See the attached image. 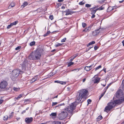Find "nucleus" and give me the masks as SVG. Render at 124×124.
I'll return each instance as SVG.
<instances>
[{
  "mask_svg": "<svg viewBox=\"0 0 124 124\" xmlns=\"http://www.w3.org/2000/svg\"><path fill=\"white\" fill-rule=\"evenodd\" d=\"M26 112V110H23L22 112V114H24Z\"/></svg>",
  "mask_w": 124,
  "mask_h": 124,
  "instance_id": "obj_62",
  "label": "nucleus"
},
{
  "mask_svg": "<svg viewBox=\"0 0 124 124\" xmlns=\"http://www.w3.org/2000/svg\"><path fill=\"white\" fill-rule=\"evenodd\" d=\"M22 69L23 70H25L26 68V66L24 64H23L22 66Z\"/></svg>",
  "mask_w": 124,
  "mask_h": 124,
  "instance_id": "obj_32",
  "label": "nucleus"
},
{
  "mask_svg": "<svg viewBox=\"0 0 124 124\" xmlns=\"http://www.w3.org/2000/svg\"><path fill=\"white\" fill-rule=\"evenodd\" d=\"M71 59L70 60V61H72L75 58L73 56H72L70 57Z\"/></svg>",
  "mask_w": 124,
  "mask_h": 124,
  "instance_id": "obj_52",
  "label": "nucleus"
},
{
  "mask_svg": "<svg viewBox=\"0 0 124 124\" xmlns=\"http://www.w3.org/2000/svg\"><path fill=\"white\" fill-rule=\"evenodd\" d=\"M15 5V3L14 2H12L10 4L12 8L14 7Z\"/></svg>",
  "mask_w": 124,
  "mask_h": 124,
  "instance_id": "obj_35",
  "label": "nucleus"
},
{
  "mask_svg": "<svg viewBox=\"0 0 124 124\" xmlns=\"http://www.w3.org/2000/svg\"><path fill=\"white\" fill-rule=\"evenodd\" d=\"M13 113V112H12L9 115V118H10L12 117L13 115L12 114V113Z\"/></svg>",
  "mask_w": 124,
  "mask_h": 124,
  "instance_id": "obj_53",
  "label": "nucleus"
},
{
  "mask_svg": "<svg viewBox=\"0 0 124 124\" xmlns=\"http://www.w3.org/2000/svg\"><path fill=\"white\" fill-rule=\"evenodd\" d=\"M74 64V62H70L68 64V66L70 67Z\"/></svg>",
  "mask_w": 124,
  "mask_h": 124,
  "instance_id": "obj_29",
  "label": "nucleus"
},
{
  "mask_svg": "<svg viewBox=\"0 0 124 124\" xmlns=\"http://www.w3.org/2000/svg\"><path fill=\"white\" fill-rule=\"evenodd\" d=\"M33 120V118L32 117H26L25 119V122L27 124H29Z\"/></svg>",
  "mask_w": 124,
  "mask_h": 124,
  "instance_id": "obj_9",
  "label": "nucleus"
},
{
  "mask_svg": "<svg viewBox=\"0 0 124 124\" xmlns=\"http://www.w3.org/2000/svg\"><path fill=\"white\" fill-rule=\"evenodd\" d=\"M109 87V85H107L104 89V91H105V92H106L108 88V87Z\"/></svg>",
  "mask_w": 124,
  "mask_h": 124,
  "instance_id": "obj_48",
  "label": "nucleus"
},
{
  "mask_svg": "<svg viewBox=\"0 0 124 124\" xmlns=\"http://www.w3.org/2000/svg\"><path fill=\"white\" fill-rule=\"evenodd\" d=\"M85 3V2H84L83 0L82 1H81L79 2V4L80 5H82L84 4Z\"/></svg>",
  "mask_w": 124,
  "mask_h": 124,
  "instance_id": "obj_31",
  "label": "nucleus"
},
{
  "mask_svg": "<svg viewBox=\"0 0 124 124\" xmlns=\"http://www.w3.org/2000/svg\"><path fill=\"white\" fill-rule=\"evenodd\" d=\"M113 101L115 104V106L116 105L118 104H120L122 103L123 102L121 99H120L114 100Z\"/></svg>",
  "mask_w": 124,
  "mask_h": 124,
  "instance_id": "obj_12",
  "label": "nucleus"
},
{
  "mask_svg": "<svg viewBox=\"0 0 124 124\" xmlns=\"http://www.w3.org/2000/svg\"><path fill=\"white\" fill-rule=\"evenodd\" d=\"M67 115V112L63 110L61 113L59 114L58 117L60 119L62 120L65 118Z\"/></svg>",
  "mask_w": 124,
  "mask_h": 124,
  "instance_id": "obj_5",
  "label": "nucleus"
},
{
  "mask_svg": "<svg viewBox=\"0 0 124 124\" xmlns=\"http://www.w3.org/2000/svg\"><path fill=\"white\" fill-rule=\"evenodd\" d=\"M102 67L101 65H100L97 67L96 68H95V71H96V70H98L99 69L101 68Z\"/></svg>",
  "mask_w": 124,
  "mask_h": 124,
  "instance_id": "obj_26",
  "label": "nucleus"
},
{
  "mask_svg": "<svg viewBox=\"0 0 124 124\" xmlns=\"http://www.w3.org/2000/svg\"><path fill=\"white\" fill-rule=\"evenodd\" d=\"M106 69L104 68L102 70H103L105 72V73H106Z\"/></svg>",
  "mask_w": 124,
  "mask_h": 124,
  "instance_id": "obj_63",
  "label": "nucleus"
},
{
  "mask_svg": "<svg viewBox=\"0 0 124 124\" xmlns=\"http://www.w3.org/2000/svg\"><path fill=\"white\" fill-rule=\"evenodd\" d=\"M96 31H94L92 32V35L93 36H95L97 35V33L96 32Z\"/></svg>",
  "mask_w": 124,
  "mask_h": 124,
  "instance_id": "obj_37",
  "label": "nucleus"
},
{
  "mask_svg": "<svg viewBox=\"0 0 124 124\" xmlns=\"http://www.w3.org/2000/svg\"><path fill=\"white\" fill-rule=\"evenodd\" d=\"M60 81H58V80H56V81H54V82L55 83H60Z\"/></svg>",
  "mask_w": 124,
  "mask_h": 124,
  "instance_id": "obj_59",
  "label": "nucleus"
},
{
  "mask_svg": "<svg viewBox=\"0 0 124 124\" xmlns=\"http://www.w3.org/2000/svg\"><path fill=\"white\" fill-rule=\"evenodd\" d=\"M105 91H104V92L102 93V94H101V96L99 98V100L105 94Z\"/></svg>",
  "mask_w": 124,
  "mask_h": 124,
  "instance_id": "obj_36",
  "label": "nucleus"
},
{
  "mask_svg": "<svg viewBox=\"0 0 124 124\" xmlns=\"http://www.w3.org/2000/svg\"><path fill=\"white\" fill-rule=\"evenodd\" d=\"M60 83L62 84H66V82H64L60 81Z\"/></svg>",
  "mask_w": 124,
  "mask_h": 124,
  "instance_id": "obj_50",
  "label": "nucleus"
},
{
  "mask_svg": "<svg viewBox=\"0 0 124 124\" xmlns=\"http://www.w3.org/2000/svg\"><path fill=\"white\" fill-rule=\"evenodd\" d=\"M93 65L89 66H86L85 67L84 69L87 71H89L92 69Z\"/></svg>",
  "mask_w": 124,
  "mask_h": 124,
  "instance_id": "obj_14",
  "label": "nucleus"
},
{
  "mask_svg": "<svg viewBox=\"0 0 124 124\" xmlns=\"http://www.w3.org/2000/svg\"><path fill=\"white\" fill-rule=\"evenodd\" d=\"M63 44H61L58 43H57L55 45V46L56 47L60 46Z\"/></svg>",
  "mask_w": 124,
  "mask_h": 124,
  "instance_id": "obj_20",
  "label": "nucleus"
},
{
  "mask_svg": "<svg viewBox=\"0 0 124 124\" xmlns=\"http://www.w3.org/2000/svg\"><path fill=\"white\" fill-rule=\"evenodd\" d=\"M3 101V100H0V105L1 104Z\"/></svg>",
  "mask_w": 124,
  "mask_h": 124,
  "instance_id": "obj_55",
  "label": "nucleus"
},
{
  "mask_svg": "<svg viewBox=\"0 0 124 124\" xmlns=\"http://www.w3.org/2000/svg\"><path fill=\"white\" fill-rule=\"evenodd\" d=\"M64 12L66 13L65 15L67 16L69 15H71L74 12H72L71 11V10L70 9H67L65 11L63 12Z\"/></svg>",
  "mask_w": 124,
  "mask_h": 124,
  "instance_id": "obj_10",
  "label": "nucleus"
},
{
  "mask_svg": "<svg viewBox=\"0 0 124 124\" xmlns=\"http://www.w3.org/2000/svg\"><path fill=\"white\" fill-rule=\"evenodd\" d=\"M122 87L123 90L124 91V79L123 80L122 82Z\"/></svg>",
  "mask_w": 124,
  "mask_h": 124,
  "instance_id": "obj_30",
  "label": "nucleus"
},
{
  "mask_svg": "<svg viewBox=\"0 0 124 124\" xmlns=\"http://www.w3.org/2000/svg\"><path fill=\"white\" fill-rule=\"evenodd\" d=\"M94 49L95 50H97L98 48V47L97 46H95L94 47Z\"/></svg>",
  "mask_w": 124,
  "mask_h": 124,
  "instance_id": "obj_54",
  "label": "nucleus"
},
{
  "mask_svg": "<svg viewBox=\"0 0 124 124\" xmlns=\"http://www.w3.org/2000/svg\"><path fill=\"white\" fill-rule=\"evenodd\" d=\"M100 29H97V30H96L95 31H96V32L97 33V34H98L100 32Z\"/></svg>",
  "mask_w": 124,
  "mask_h": 124,
  "instance_id": "obj_43",
  "label": "nucleus"
},
{
  "mask_svg": "<svg viewBox=\"0 0 124 124\" xmlns=\"http://www.w3.org/2000/svg\"><path fill=\"white\" fill-rule=\"evenodd\" d=\"M61 122L58 121L53 122V124H61Z\"/></svg>",
  "mask_w": 124,
  "mask_h": 124,
  "instance_id": "obj_25",
  "label": "nucleus"
},
{
  "mask_svg": "<svg viewBox=\"0 0 124 124\" xmlns=\"http://www.w3.org/2000/svg\"><path fill=\"white\" fill-rule=\"evenodd\" d=\"M41 53L39 50L36 52L31 53L28 56V58L30 60H39L41 56Z\"/></svg>",
  "mask_w": 124,
  "mask_h": 124,
  "instance_id": "obj_3",
  "label": "nucleus"
},
{
  "mask_svg": "<svg viewBox=\"0 0 124 124\" xmlns=\"http://www.w3.org/2000/svg\"><path fill=\"white\" fill-rule=\"evenodd\" d=\"M95 43V42L94 41H92L90 42L89 43V45H92V44H94Z\"/></svg>",
  "mask_w": 124,
  "mask_h": 124,
  "instance_id": "obj_46",
  "label": "nucleus"
},
{
  "mask_svg": "<svg viewBox=\"0 0 124 124\" xmlns=\"http://www.w3.org/2000/svg\"><path fill=\"white\" fill-rule=\"evenodd\" d=\"M115 106V104L113 101L108 103L107 104V106L105 108L104 111L108 112L111 109L114 107Z\"/></svg>",
  "mask_w": 124,
  "mask_h": 124,
  "instance_id": "obj_4",
  "label": "nucleus"
},
{
  "mask_svg": "<svg viewBox=\"0 0 124 124\" xmlns=\"http://www.w3.org/2000/svg\"><path fill=\"white\" fill-rule=\"evenodd\" d=\"M88 92L87 90L85 89L79 91L77 94L75 102L77 103L80 102L82 99L86 97Z\"/></svg>",
  "mask_w": 124,
  "mask_h": 124,
  "instance_id": "obj_1",
  "label": "nucleus"
},
{
  "mask_svg": "<svg viewBox=\"0 0 124 124\" xmlns=\"http://www.w3.org/2000/svg\"><path fill=\"white\" fill-rule=\"evenodd\" d=\"M35 41H33L31 42L30 43V45L31 46H32L35 45Z\"/></svg>",
  "mask_w": 124,
  "mask_h": 124,
  "instance_id": "obj_22",
  "label": "nucleus"
},
{
  "mask_svg": "<svg viewBox=\"0 0 124 124\" xmlns=\"http://www.w3.org/2000/svg\"><path fill=\"white\" fill-rule=\"evenodd\" d=\"M85 6L87 8L90 7L91 6V5L88 4H85Z\"/></svg>",
  "mask_w": 124,
  "mask_h": 124,
  "instance_id": "obj_40",
  "label": "nucleus"
},
{
  "mask_svg": "<svg viewBox=\"0 0 124 124\" xmlns=\"http://www.w3.org/2000/svg\"><path fill=\"white\" fill-rule=\"evenodd\" d=\"M31 101V100L30 99H26L24 100V102L26 104L30 102Z\"/></svg>",
  "mask_w": 124,
  "mask_h": 124,
  "instance_id": "obj_17",
  "label": "nucleus"
},
{
  "mask_svg": "<svg viewBox=\"0 0 124 124\" xmlns=\"http://www.w3.org/2000/svg\"><path fill=\"white\" fill-rule=\"evenodd\" d=\"M80 69V68H77L76 69H74L72 70V71H73L74 70H76L77 72Z\"/></svg>",
  "mask_w": 124,
  "mask_h": 124,
  "instance_id": "obj_49",
  "label": "nucleus"
},
{
  "mask_svg": "<svg viewBox=\"0 0 124 124\" xmlns=\"http://www.w3.org/2000/svg\"><path fill=\"white\" fill-rule=\"evenodd\" d=\"M92 101L91 99H89L87 100L88 104H89L91 103Z\"/></svg>",
  "mask_w": 124,
  "mask_h": 124,
  "instance_id": "obj_45",
  "label": "nucleus"
},
{
  "mask_svg": "<svg viewBox=\"0 0 124 124\" xmlns=\"http://www.w3.org/2000/svg\"><path fill=\"white\" fill-rule=\"evenodd\" d=\"M82 25L83 28H84L86 26V24L84 23H82Z\"/></svg>",
  "mask_w": 124,
  "mask_h": 124,
  "instance_id": "obj_38",
  "label": "nucleus"
},
{
  "mask_svg": "<svg viewBox=\"0 0 124 124\" xmlns=\"http://www.w3.org/2000/svg\"><path fill=\"white\" fill-rule=\"evenodd\" d=\"M97 76V75H95L94 78H95V79L93 80V82L94 84L98 83L100 81L101 79V78L99 77H96V76Z\"/></svg>",
  "mask_w": 124,
  "mask_h": 124,
  "instance_id": "obj_11",
  "label": "nucleus"
},
{
  "mask_svg": "<svg viewBox=\"0 0 124 124\" xmlns=\"http://www.w3.org/2000/svg\"><path fill=\"white\" fill-rule=\"evenodd\" d=\"M76 103H77L75 102H74L64 109L65 111L67 112V113H70V117L73 115V110L75 109V107L77 104Z\"/></svg>",
  "mask_w": 124,
  "mask_h": 124,
  "instance_id": "obj_2",
  "label": "nucleus"
},
{
  "mask_svg": "<svg viewBox=\"0 0 124 124\" xmlns=\"http://www.w3.org/2000/svg\"><path fill=\"white\" fill-rule=\"evenodd\" d=\"M18 21H16L12 23H11V24L12 26L14 25H16L18 23Z\"/></svg>",
  "mask_w": 124,
  "mask_h": 124,
  "instance_id": "obj_18",
  "label": "nucleus"
},
{
  "mask_svg": "<svg viewBox=\"0 0 124 124\" xmlns=\"http://www.w3.org/2000/svg\"><path fill=\"white\" fill-rule=\"evenodd\" d=\"M57 103H58L57 102H53L52 103V106H54V105H56Z\"/></svg>",
  "mask_w": 124,
  "mask_h": 124,
  "instance_id": "obj_47",
  "label": "nucleus"
},
{
  "mask_svg": "<svg viewBox=\"0 0 124 124\" xmlns=\"http://www.w3.org/2000/svg\"><path fill=\"white\" fill-rule=\"evenodd\" d=\"M23 72L22 71H21L20 69V74H22L23 73Z\"/></svg>",
  "mask_w": 124,
  "mask_h": 124,
  "instance_id": "obj_60",
  "label": "nucleus"
},
{
  "mask_svg": "<svg viewBox=\"0 0 124 124\" xmlns=\"http://www.w3.org/2000/svg\"><path fill=\"white\" fill-rule=\"evenodd\" d=\"M53 16L52 15H50L49 16V18L52 20L53 19Z\"/></svg>",
  "mask_w": 124,
  "mask_h": 124,
  "instance_id": "obj_44",
  "label": "nucleus"
},
{
  "mask_svg": "<svg viewBox=\"0 0 124 124\" xmlns=\"http://www.w3.org/2000/svg\"><path fill=\"white\" fill-rule=\"evenodd\" d=\"M12 73L13 75L15 77H17L20 74V69H17L13 70Z\"/></svg>",
  "mask_w": 124,
  "mask_h": 124,
  "instance_id": "obj_6",
  "label": "nucleus"
},
{
  "mask_svg": "<svg viewBox=\"0 0 124 124\" xmlns=\"http://www.w3.org/2000/svg\"><path fill=\"white\" fill-rule=\"evenodd\" d=\"M12 26H13L10 23L9 25H8L7 26V29H8L11 28Z\"/></svg>",
  "mask_w": 124,
  "mask_h": 124,
  "instance_id": "obj_34",
  "label": "nucleus"
},
{
  "mask_svg": "<svg viewBox=\"0 0 124 124\" xmlns=\"http://www.w3.org/2000/svg\"><path fill=\"white\" fill-rule=\"evenodd\" d=\"M28 3L26 2H24L21 6V7L22 8H24L25 6H26L28 4Z\"/></svg>",
  "mask_w": 124,
  "mask_h": 124,
  "instance_id": "obj_19",
  "label": "nucleus"
},
{
  "mask_svg": "<svg viewBox=\"0 0 124 124\" xmlns=\"http://www.w3.org/2000/svg\"><path fill=\"white\" fill-rule=\"evenodd\" d=\"M23 95V94H20L17 97H16L15 98L17 100L18 99L20 98Z\"/></svg>",
  "mask_w": 124,
  "mask_h": 124,
  "instance_id": "obj_23",
  "label": "nucleus"
},
{
  "mask_svg": "<svg viewBox=\"0 0 124 124\" xmlns=\"http://www.w3.org/2000/svg\"><path fill=\"white\" fill-rule=\"evenodd\" d=\"M122 43L123 46H124V40L122 41Z\"/></svg>",
  "mask_w": 124,
  "mask_h": 124,
  "instance_id": "obj_64",
  "label": "nucleus"
},
{
  "mask_svg": "<svg viewBox=\"0 0 124 124\" xmlns=\"http://www.w3.org/2000/svg\"><path fill=\"white\" fill-rule=\"evenodd\" d=\"M92 26H90L87 27L85 29L83 30V31H89L91 29Z\"/></svg>",
  "mask_w": 124,
  "mask_h": 124,
  "instance_id": "obj_15",
  "label": "nucleus"
},
{
  "mask_svg": "<svg viewBox=\"0 0 124 124\" xmlns=\"http://www.w3.org/2000/svg\"><path fill=\"white\" fill-rule=\"evenodd\" d=\"M50 33V31H47L46 33L44 34L43 36L44 37H45L47 36Z\"/></svg>",
  "mask_w": 124,
  "mask_h": 124,
  "instance_id": "obj_28",
  "label": "nucleus"
},
{
  "mask_svg": "<svg viewBox=\"0 0 124 124\" xmlns=\"http://www.w3.org/2000/svg\"><path fill=\"white\" fill-rule=\"evenodd\" d=\"M21 48V46H18L16 47L15 48V50H18L19 49Z\"/></svg>",
  "mask_w": 124,
  "mask_h": 124,
  "instance_id": "obj_41",
  "label": "nucleus"
},
{
  "mask_svg": "<svg viewBox=\"0 0 124 124\" xmlns=\"http://www.w3.org/2000/svg\"><path fill=\"white\" fill-rule=\"evenodd\" d=\"M103 5H102L100 7L98 8H97V10H100L104 9H105V8L103 6Z\"/></svg>",
  "mask_w": 124,
  "mask_h": 124,
  "instance_id": "obj_16",
  "label": "nucleus"
},
{
  "mask_svg": "<svg viewBox=\"0 0 124 124\" xmlns=\"http://www.w3.org/2000/svg\"><path fill=\"white\" fill-rule=\"evenodd\" d=\"M66 38H65L63 39H62L61 40V42H65L66 40Z\"/></svg>",
  "mask_w": 124,
  "mask_h": 124,
  "instance_id": "obj_42",
  "label": "nucleus"
},
{
  "mask_svg": "<svg viewBox=\"0 0 124 124\" xmlns=\"http://www.w3.org/2000/svg\"><path fill=\"white\" fill-rule=\"evenodd\" d=\"M13 89L14 91H16L19 90V88H16L15 87H14L13 88Z\"/></svg>",
  "mask_w": 124,
  "mask_h": 124,
  "instance_id": "obj_39",
  "label": "nucleus"
},
{
  "mask_svg": "<svg viewBox=\"0 0 124 124\" xmlns=\"http://www.w3.org/2000/svg\"><path fill=\"white\" fill-rule=\"evenodd\" d=\"M8 84V83L6 81H2L0 84V87L1 88H5L7 86Z\"/></svg>",
  "mask_w": 124,
  "mask_h": 124,
  "instance_id": "obj_8",
  "label": "nucleus"
},
{
  "mask_svg": "<svg viewBox=\"0 0 124 124\" xmlns=\"http://www.w3.org/2000/svg\"><path fill=\"white\" fill-rule=\"evenodd\" d=\"M95 8H96L95 6L90 8V10H91L92 9L93 10L94 9H95Z\"/></svg>",
  "mask_w": 124,
  "mask_h": 124,
  "instance_id": "obj_58",
  "label": "nucleus"
},
{
  "mask_svg": "<svg viewBox=\"0 0 124 124\" xmlns=\"http://www.w3.org/2000/svg\"><path fill=\"white\" fill-rule=\"evenodd\" d=\"M91 11L92 14H94L97 10L96 9L95 10H91Z\"/></svg>",
  "mask_w": 124,
  "mask_h": 124,
  "instance_id": "obj_33",
  "label": "nucleus"
},
{
  "mask_svg": "<svg viewBox=\"0 0 124 124\" xmlns=\"http://www.w3.org/2000/svg\"><path fill=\"white\" fill-rule=\"evenodd\" d=\"M37 11L39 12H40L42 10L41 9V8H38L37 10Z\"/></svg>",
  "mask_w": 124,
  "mask_h": 124,
  "instance_id": "obj_51",
  "label": "nucleus"
},
{
  "mask_svg": "<svg viewBox=\"0 0 124 124\" xmlns=\"http://www.w3.org/2000/svg\"><path fill=\"white\" fill-rule=\"evenodd\" d=\"M38 76H35L34 78H33L32 79L30 80V82L31 83H32L33 82L38 80Z\"/></svg>",
  "mask_w": 124,
  "mask_h": 124,
  "instance_id": "obj_13",
  "label": "nucleus"
},
{
  "mask_svg": "<svg viewBox=\"0 0 124 124\" xmlns=\"http://www.w3.org/2000/svg\"><path fill=\"white\" fill-rule=\"evenodd\" d=\"M93 15L91 16L92 18H93L95 17V16L94 14H92Z\"/></svg>",
  "mask_w": 124,
  "mask_h": 124,
  "instance_id": "obj_56",
  "label": "nucleus"
},
{
  "mask_svg": "<svg viewBox=\"0 0 124 124\" xmlns=\"http://www.w3.org/2000/svg\"><path fill=\"white\" fill-rule=\"evenodd\" d=\"M102 118V117L101 116H99L97 118V121H100Z\"/></svg>",
  "mask_w": 124,
  "mask_h": 124,
  "instance_id": "obj_24",
  "label": "nucleus"
},
{
  "mask_svg": "<svg viewBox=\"0 0 124 124\" xmlns=\"http://www.w3.org/2000/svg\"><path fill=\"white\" fill-rule=\"evenodd\" d=\"M95 8H96L95 6L90 8V10H91L92 9L93 10L94 9H95Z\"/></svg>",
  "mask_w": 124,
  "mask_h": 124,
  "instance_id": "obj_57",
  "label": "nucleus"
},
{
  "mask_svg": "<svg viewBox=\"0 0 124 124\" xmlns=\"http://www.w3.org/2000/svg\"><path fill=\"white\" fill-rule=\"evenodd\" d=\"M123 95L122 90L121 89H120L117 91L116 93V97L117 98H119L121 97Z\"/></svg>",
  "mask_w": 124,
  "mask_h": 124,
  "instance_id": "obj_7",
  "label": "nucleus"
},
{
  "mask_svg": "<svg viewBox=\"0 0 124 124\" xmlns=\"http://www.w3.org/2000/svg\"><path fill=\"white\" fill-rule=\"evenodd\" d=\"M77 54H75L72 56H73L74 58H75L77 57Z\"/></svg>",
  "mask_w": 124,
  "mask_h": 124,
  "instance_id": "obj_61",
  "label": "nucleus"
},
{
  "mask_svg": "<svg viewBox=\"0 0 124 124\" xmlns=\"http://www.w3.org/2000/svg\"><path fill=\"white\" fill-rule=\"evenodd\" d=\"M8 116H6L3 117V119L4 120H8Z\"/></svg>",
  "mask_w": 124,
  "mask_h": 124,
  "instance_id": "obj_27",
  "label": "nucleus"
},
{
  "mask_svg": "<svg viewBox=\"0 0 124 124\" xmlns=\"http://www.w3.org/2000/svg\"><path fill=\"white\" fill-rule=\"evenodd\" d=\"M50 116H51L55 117L56 116V113H52L50 115Z\"/></svg>",
  "mask_w": 124,
  "mask_h": 124,
  "instance_id": "obj_21",
  "label": "nucleus"
}]
</instances>
